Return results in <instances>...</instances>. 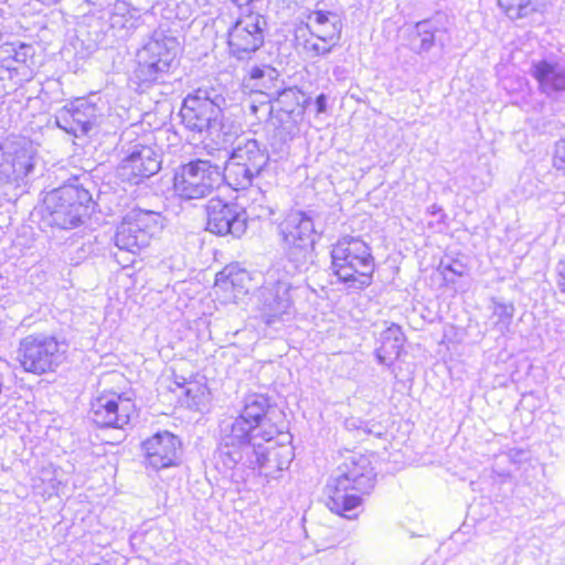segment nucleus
<instances>
[{"label":"nucleus","instance_id":"f257e3e1","mask_svg":"<svg viewBox=\"0 0 565 565\" xmlns=\"http://www.w3.org/2000/svg\"><path fill=\"white\" fill-rule=\"evenodd\" d=\"M341 473L328 484L327 507L349 520L355 519L354 512L361 504V497L350 491L366 493L374 487L375 472L366 456L352 455L340 468Z\"/></svg>","mask_w":565,"mask_h":565},{"label":"nucleus","instance_id":"f03ea898","mask_svg":"<svg viewBox=\"0 0 565 565\" xmlns=\"http://www.w3.org/2000/svg\"><path fill=\"white\" fill-rule=\"evenodd\" d=\"M225 105L226 99L220 88L200 87L184 98L180 116L188 129L205 135L216 145H221L226 142L221 138Z\"/></svg>","mask_w":565,"mask_h":565},{"label":"nucleus","instance_id":"7ed1b4c3","mask_svg":"<svg viewBox=\"0 0 565 565\" xmlns=\"http://www.w3.org/2000/svg\"><path fill=\"white\" fill-rule=\"evenodd\" d=\"M331 269L350 289H364L372 284L375 269L371 247L360 237L344 236L331 249Z\"/></svg>","mask_w":565,"mask_h":565},{"label":"nucleus","instance_id":"20e7f679","mask_svg":"<svg viewBox=\"0 0 565 565\" xmlns=\"http://www.w3.org/2000/svg\"><path fill=\"white\" fill-rule=\"evenodd\" d=\"M281 246L292 273L307 271L313 264V250L318 232L311 215L291 211L278 225Z\"/></svg>","mask_w":565,"mask_h":565},{"label":"nucleus","instance_id":"39448f33","mask_svg":"<svg viewBox=\"0 0 565 565\" xmlns=\"http://www.w3.org/2000/svg\"><path fill=\"white\" fill-rule=\"evenodd\" d=\"M90 193L77 184H64L45 196L46 221L62 230L77 227L88 214Z\"/></svg>","mask_w":565,"mask_h":565},{"label":"nucleus","instance_id":"423d86ee","mask_svg":"<svg viewBox=\"0 0 565 565\" xmlns=\"http://www.w3.org/2000/svg\"><path fill=\"white\" fill-rule=\"evenodd\" d=\"M68 344L44 333L29 334L21 339L18 361L25 372L44 374L54 372L65 360Z\"/></svg>","mask_w":565,"mask_h":565},{"label":"nucleus","instance_id":"0eeeda50","mask_svg":"<svg viewBox=\"0 0 565 565\" xmlns=\"http://www.w3.org/2000/svg\"><path fill=\"white\" fill-rule=\"evenodd\" d=\"M256 0H232L238 6V15L227 32L230 51L237 58L256 52L264 43L266 18L254 10Z\"/></svg>","mask_w":565,"mask_h":565},{"label":"nucleus","instance_id":"6e6552de","mask_svg":"<svg viewBox=\"0 0 565 565\" xmlns=\"http://www.w3.org/2000/svg\"><path fill=\"white\" fill-rule=\"evenodd\" d=\"M223 182L220 166L210 160L196 159L178 168L173 188L183 200H199L210 195Z\"/></svg>","mask_w":565,"mask_h":565},{"label":"nucleus","instance_id":"1a4fd4ad","mask_svg":"<svg viewBox=\"0 0 565 565\" xmlns=\"http://www.w3.org/2000/svg\"><path fill=\"white\" fill-rule=\"evenodd\" d=\"M291 290L292 284L287 275H281L278 269L267 271L258 296L259 309L266 324L290 318L294 308Z\"/></svg>","mask_w":565,"mask_h":565},{"label":"nucleus","instance_id":"9d476101","mask_svg":"<svg viewBox=\"0 0 565 565\" xmlns=\"http://www.w3.org/2000/svg\"><path fill=\"white\" fill-rule=\"evenodd\" d=\"M35 146L25 138L0 143V183L19 185L33 171Z\"/></svg>","mask_w":565,"mask_h":565},{"label":"nucleus","instance_id":"9b49d317","mask_svg":"<svg viewBox=\"0 0 565 565\" xmlns=\"http://www.w3.org/2000/svg\"><path fill=\"white\" fill-rule=\"evenodd\" d=\"M178 51L179 42L174 36L156 32L143 45V52L147 53V58H143V84L164 83Z\"/></svg>","mask_w":565,"mask_h":565},{"label":"nucleus","instance_id":"f8f14e48","mask_svg":"<svg viewBox=\"0 0 565 565\" xmlns=\"http://www.w3.org/2000/svg\"><path fill=\"white\" fill-rule=\"evenodd\" d=\"M206 230L213 234L242 237L247 230V213L236 203L212 198L206 204Z\"/></svg>","mask_w":565,"mask_h":565},{"label":"nucleus","instance_id":"ddd939ff","mask_svg":"<svg viewBox=\"0 0 565 565\" xmlns=\"http://www.w3.org/2000/svg\"><path fill=\"white\" fill-rule=\"evenodd\" d=\"M292 450L287 445H278L271 437V443H260L248 458L249 466L257 469L267 481L276 480L281 472L288 469L291 462Z\"/></svg>","mask_w":565,"mask_h":565},{"label":"nucleus","instance_id":"4468645a","mask_svg":"<svg viewBox=\"0 0 565 565\" xmlns=\"http://www.w3.org/2000/svg\"><path fill=\"white\" fill-rule=\"evenodd\" d=\"M134 414L131 399L114 392L96 397L90 404L93 424H129Z\"/></svg>","mask_w":565,"mask_h":565},{"label":"nucleus","instance_id":"2eb2a0df","mask_svg":"<svg viewBox=\"0 0 565 565\" xmlns=\"http://www.w3.org/2000/svg\"><path fill=\"white\" fill-rule=\"evenodd\" d=\"M154 139L153 132L143 134V196L152 193L163 205L160 198L169 188V180L156 178L162 168L163 150L153 143Z\"/></svg>","mask_w":565,"mask_h":565},{"label":"nucleus","instance_id":"dca6fc26","mask_svg":"<svg viewBox=\"0 0 565 565\" xmlns=\"http://www.w3.org/2000/svg\"><path fill=\"white\" fill-rule=\"evenodd\" d=\"M97 108L85 98H78L61 108L55 121L67 134L78 137L86 135L97 118Z\"/></svg>","mask_w":565,"mask_h":565},{"label":"nucleus","instance_id":"f3484780","mask_svg":"<svg viewBox=\"0 0 565 565\" xmlns=\"http://www.w3.org/2000/svg\"><path fill=\"white\" fill-rule=\"evenodd\" d=\"M274 427L269 426L270 429L266 430L265 426H223L221 445L242 450L248 459L262 441L271 443V437L277 433Z\"/></svg>","mask_w":565,"mask_h":565},{"label":"nucleus","instance_id":"a211bd4d","mask_svg":"<svg viewBox=\"0 0 565 565\" xmlns=\"http://www.w3.org/2000/svg\"><path fill=\"white\" fill-rule=\"evenodd\" d=\"M181 443L171 433H158L143 443V450L151 467L162 469L173 466L180 455Z\"/></svg>","mask_w":565,"mask_h":565},{"label":"nucleus","instance_id":"6ab92c4d","mask_svg":"<svg viewBox=\"0 0 565 565\" xmlns=\"http://www.w3.org/2000/svg\"><path fill=\"white\" fill-rule=\"evenodd\" d=\"M531 75L537 81L542 93L551 96L565 90V61L550 57L532 63Z\"/></svg>","mask_w":565,"mask_h":565},{"label":"nucleus","instance_id":"aec40b11","mask_svg":"<svg viewBox=\"0 0 565 565\" xmlns=\"http://www.w3.org/2000/svg\"><path fill=\"white\" fill-rule=\"evenodd\" d=\"M447 28L438 17L417 22L409 33L411 49L422 54L428 52L435 44L445 45Z\"/></svg>","mask_w":565,"mask_h":565},{"label":"nucleus","instance_id":"412c9836","mask_svg":"<svg viewBox=\"0 0 565 565\" xmlns=\"http://www.w3.org/2000/svg\"><path fill=\"white\" fill-rule=\"evenodd\" d=\"M141 227L137 222L131 221V216L127 215L118 227L115 236L116 246L120 249V254L116 255L118 263L128 266L134 264L139 257L141 246L138 235Z\"/></svg>","mask_w":565,"mask_h":565},{"label":"nucleus","instance_id":"4be33fe9","mask_svg":"<svg viewBox=\"0 0 565 565\" xmlns=\"http://www.w3.org/2000/svg\"><path fill=\"white\" fill-rule=\"evenodd\" d=\"M307 28L310 34L320 41L338 44L341 38L342 22L334 12L316 10L308 15Z\"/></svg>","mask_w":565,"mask_h":565},{"label":"nucleus","instance_id":"5701e85b","mask_svg":"<svg viewBox=\"0 0 565 565\" xmlns=\"http://www.w3.org/2000/svg\"><path fill=\"white\" fill-rule=\"evenodd\" d=\"M230 158L259 175L268 163L267 152L260 148L258 141L255 139L238 141L236 147L232 150Z\"/></svg>","mask_w":565,"mask_h":565},{"label":"nucleus","instance_id":"b1692460","mask_svg":"<svg viewBox=\"0 0 565 565\" xmlns=\"http://www.w3.org/2000/svg\"><path fill=\"white\" fill-rule=\"evenodd\" d=\"M181 380V382L175 381V387H169V390L177 395L181 406L199 412L203 411L210 399L207 387L199 382H188L183 377Z\"/></svg>","mask_w":565,"mask_h":565},{"label":"nucleus","instance_id":"393cba45","mask_svg":"<svg viewBox=\"0 0 565 565\" xmlns=\"http://www.w3.org/2000/svg\"><path fill=\"white\" fill-rule=\"evenodd\" d=\"M381 345L376 349V358L381 364H392L402 353L405 335L402 328L392 323L381 333Z\"/></svg>","mask_w":565,"mask_h":565},{"label":"nucleus","instance_id":"a878e982","mask_svg":"<svg viewBox=\"0 0 565 565\" xmlns=\"http://www.w3.org/2000/svg\"><path fill=\"white\" fill-rule=\"evenodd\" d=\"M248 274L245 270L225 268L215 278L214 289L216 294H223L226 300H235L247 291L244 286Z\"/></svg>","mask_w":565,"mask_h":565},{"label":"nucleus","instance_id":"bb28decb","mask_svg":"<svg viewBox=\"0 0 565 565\" xmlns=\"http://www.w3.org/2000/svg\"><path fill=\"white\" fill-rule=\"evenodd\" d=\"M274 412L269 405L268 398L262 394H249L244 399V407L241 418L245 424H260L264 418L271 420L270 413Z\"/></svg>","mask_w":565,"mask_h":565},{"label":"nucleus","instance_id":"cd10ccee","mask_svg":"<svg viewBox=\"0 0 565 565\" xmlns=\"http://www.w3.org/2000/svg\"><path fill=\"white\" fill-rule=\"evenodd\" d=\"M223 181L235 189V190H244L253 185V181L258 179L260 175L254 173L248 168H245L238 164L237 161H234L228 157L226 161V166L222 170Z\"/></svg>","mask_w":565,"mask_h":565},{"label":"nucleus","instance_id":"c85d7f7f","mask_svg":"<svg viewBox=\"0 0 565 565\" xmlns=\"http://www.w3.org/2000/svg\"><path fill=\"white\" fill-rule=\"evenodd\" d=\"M58 469L52 463L43 466L35 478L32 480L34 491L43 497L51 498L56 494L61 486L57 477Z\"/></svg>","mask_w":565,"mask_h":565},{"label":"nucleus","instance_id":"c756f323","mask_svg":"<svg viewBox=\"0 0 565 565\" xmlns=\"http://www.w3.org/2000/svg\"><path fill=\"white\" fill-rule=\"evenodd\" d=\"M491 308L492 313L489 318V323L500 334H504L510 329L514 316V306L512 303L493 301Z\"/></svg>","mask_w":565,"mask_h":565},{"label":"nucleus","instance_id":"7c9ffc66","mask_svg":"<svg viewBox=\"0 0 565 565\" xmlns=\"http://www.w3.org/2000/svg\"><path fill=\"white\" fill-rule=\"evenodd\" d=\"M497 2L511 20L527 18L535 11L534 0H497Z\"/></svg>","mask_w":565,"mask_h":565},{"label":"nucleus","instance_id":"2f4dec72","mask_svg":"<svg viewBox=\"0 0 565 565\" xmlns=\"http://www.w3.org/2000/svg\"><path fill=\"white\" fill-rule=\"evenodd\" d=\"M141 156L139 151H134L129 157L122 160L118 168V175L124 182L138 185L141 182Z\"/></svg>","mask_w":565,"mask_h":565},{"label":"nucleus","instance_id":"473e14b6","mask_svg":"<svg viewBox=\"0 0 565 565\" xmlns=\"http://www.w3.org/2000/svg\"><path fill=\"white\" fill-rule=\"evenodd\" d=\"M277 71L268 65H254L249 68L248 77L244 78V83L246 86H250L253 88H262L266 87L267 81L271 82L277 77Z\"/></svg>","mask_w":565,"mask_h":565},{"label":"nucleus","instance_id":"72a5a7b5","mask_svg":"<svg viewBox=\"0 0 565 565\" xmlns=\"http://www.w3.org/2000/svg\"><path fill=\"white\" fill-rule=\"evenodd\" d=\"M164 227V217L160 211L143 209V235L157 238Z\"/></svg>","mask_w":565,"mask_h":565},{"label":"nucleus","instance_id":"f704fd0d","mask_svg":"<svg viewBox=\"0 0 565 565\" xmlns=\"http://www.w3.org/2000/svg\"><path fill=\"white\" fill-rule=\"evenodd\" d=\"M254 192L257 195H259V198H257V196L254 198L249 205V210H250L253 216L256 218H259V220H267V218L271 217L275 213V210L269 204L264 192L260 190L259 186H257L256 189H250V193H254Z\"/></svg>","mask_w":565,"mask_h":565},{"label":"nucleus","instance_id":"c9c22d12","mask_svg":"<svg viewBox=\"0 0 565 565\" xmlns=\"http://www.w3.org/2000/svg\"><path fill=\"white\" fill-rule=\"evenodd\" d=\"M277 105L287 114H292L299 106V90L296 88H286L278 93Z\"/></svg>","mask_w":565,"mask_h":565},{"label":"nucleus","instance_id":"e433bc0d","mask_svg":"<svg viewBox=\"0 0 565 565\" xmlns=\"http://www.w3.org/2000/svg\"><path fill=\"white\" fill-rule=\"evenodd\" d=\"M335 45L337 44L331 42L328 43L320 41L316 36L311 35V38L305 40L303 50L309 56L316 57L329 54Z\"/></svg>","mask_w":565,"mask_h":565},{"label":"nucleus","instance_id":"4c0bfd02","mask_svg":"<svg viewBox=\"0 0 565 565\" xmlns=\"http://www.w3.org/2000/svg\"><path fill=\"white\" fill-rule=\"evenodd\" d=\"M352 430L355 433L356 437L373 436L375 438L381 439L387 435L386 426H372V428H370L369 426H354Z\"/></svg>","mask_w":565,"mask_h":565},{"label":"nucleus","instance_id":"58836bf2","mask_svg":"<svg viewBox=\"0 0 565 565\" xmlns=\"http://www.w3.org/2000/svg\"><path fill=\"white\" fill-rule=\"evenodd\" d=\"M554 167L565 174V138L559 140L555 146Z\"/></svg>","mask_w":565,"mask_h":565},{"label":"nucleus","instance_id":"ea45409f","mask_svg":"<svg viewBox=\"0 0 565 565\" xmlns=\"http://www.w3.org/2000/svg\"><path fill=\"white\" fill-rule=\"evenodd\" d=\"M504 457H507L514 465H521L530 459L529 451L521 448L510 449V451Z\"/></svg>","mask_w":565,"mask_h":565},{"label":"nucleus","instance_id":"a19ab883","mask_svg":"<svg viewBox=\"0 0 565 565\" xmlns=\"http://www.w3.org/2000/svg\"><path fill=\"white\" fill-rule=\"evenodd\" d=\"M557 286L562 292H565V259L558 262L556 266Z\"/></svg>","mask_w":565,"mask_h":565},{"label":"nucleus","instance_id":"79ce46f5","mask_svg":"<svg viewBox=\"0 0 565 565\" xmlns=\"http://www.w3.org/2000/svg\"><path fill=\"white\" fill-rule=\"evenodd\" d=\"M447 271L452 273L456 276H462L463 275V266L461 264H450L447 266H444L443 274L446 276Z\"/></svg>","mask_w":565,"mask_h":565},{"label":"nucleus","instance_id":"37998d69","mask_svg":"<svg viewBox=\"0 0 565 565\" xmlns=\"http://www.w3.org/2000/svg\"><path fill=\"white\" fill-rule=\"evenodd\" d=\"M316 107L318 114H322L327 110V96L324 94H320L316 98Z\"/></svg>","mask_w":565,"mask_h":565},{"label":"nucleus","instance_id":"c03bdc74","mask_svg":"<svg viewBox=\"0 0 565 565\" xmlns=\"http://www.w3.org/2000/svg\"><path fill=\"white\" fill-rule=\"evenodd\" d=\"M428 211L430 214L435 215L437 214L438 212H441V207L438 206L437 204H433L428 207Z\"/></svg>","mask_w":565,"mask_h":565},{"label":"nucleus","instance_id":"a18cd8bd","mask_svg":"<svg viewBox=\"0 0 565 565\" xmlns=\"http://www.w3.org/2000/svg\"><path fill=\"white\" fill-rule=\"evenodd\" d=\"M100 428H118L119 426L113 425V426H99Z\"/></svg>","mask_w":565,"mask_h":565},{"label":"nucleus","instance_id":"49530a36","mask_svg":"<svg viewBox=\"0 0 565 565\" xmlns=\"http://www.w3.org/2000/svg\"><path fill=\"white\" fill-rule=\"evenodd\" d=\"M40 420H42V422H46V420H49V419H47V418H45V414H41V418H40Z\"/></svg>","mask_w":565,"mask_h":565},{"label":"nucleus","instance_id":"de8ad7c7","mask_svg":"<svg viewBox=\"0 0 565 565\" xmlns=\"http://www.w3.org/2000/svg\"><path fill=\"white\" fill-rule=\"evenodd\" d=\"M334 74H335V75H337V74H341V71H340L339 68H335V70H334Z\"/></svg>","mask_w":565,"mask_h":565},{"label":"nucleus","instance_id":"09e8293b","mask_svg":"<svg viewBox=\"0 0 565 565\" xmlns=\"http://www.w3.org/2000/svg\"><path fill=\"white\" fill-rule=\"evenodd\" d=\"M149 115H150L149 113H143V119H145L146 117H148Z\"/></svg>","mask_w":565,"mask_h":565}]
</instances>
